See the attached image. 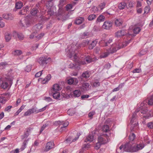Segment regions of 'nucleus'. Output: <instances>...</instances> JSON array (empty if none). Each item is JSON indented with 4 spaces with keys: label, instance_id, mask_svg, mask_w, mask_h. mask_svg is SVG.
Here are the masks:
<instances>
[{
    "label": "nucleus",
    "instance_id": "nucleus-30",
    "mask_svg": "<svg viewBox=\"0 0 153 153\" xmlns=\"http://www.w3.org/2000/svg\"><path fill=\"white\" fill-rule=\"evenodd\" d=\"M65 10L64 9L62 8L61 7L60 8L58 11V15H62L65 13Z\"/></svg>",
    "mask_w": 153,
    "mask_h": 153
},
{
    "label": "nucleus",
    "instance_id": "nucleus-13",
    "mask_svg": "<svg viewBox=\"0 0 153 153\" xmlns=\"http://www.w3.org/2000/svg\"><path fill=\"white\" fill-rule=\"evenodd\" d=\"M89 84L88 83H84L82 85V88L84 91L88 90L90 88Z\"/></svg>",
    "mask_w": 153,
    "mask_h": 153
},
{
    "label": "nucleus",
    "instance_id": "nucleus-31",
    "mask_svg": "<svg viewBox=\"0 0 153 153\" xmlns=\"http://www.w3.org/2000/svg\"><path fill=\"white\" fill-rule=\"evenodd\" d=\"M100 86V83L98 80H96L93 83L92 87H97Z\"/></svg>",
    "mask_w": 153,
    "mask_h": 153
},
{
    "label": "nucleus",
    "instance_id": "nucleus-42",
    "mask_svg": "<svg viewBox=\"0 0 153 153\" xmlns=\"http://www.w3.org/2000/svg\"><path fill=\"white\" fill-rule=\"evenodd\" d=\"M131 134L129 135V138L130 140L133 141L135 139V135L133 132H131Z\"/></svg>",
    "mask_w": 153,
    "mask_h": 153
},
{
    "label": "nucleus",
    "instance_id": "nucleus-50",
    "mask_svg": "<svg viewBox=\"0 0 153 153\" xmlns=\"http://www.w3.org/2000/svg\"><path fill=\"white\" fill-rule=\"evenodd\" d=\"M147 52V50H141L139 53V55L140 56L145 54Z\"/></svg>",
    "mask_w": 153,
    "mask_h": 153
},
{
    "label": "nucleus",
    "instance_id": "nucleus-20",
    "mask_svg": "<svg viewBox=\"0 0 153 153\" xmlns=\"http://www.w3.org/2000/svg\"><path fill=\"white\" fill-rule=\"evenodd\" d=\"M51 94H52L53 97L54 99H58L60 96V94L58 92L51 91Z\"/></svg>",
    "mask_w": 153,
    "mask_h": 153
},
{
    "label": "nucleus",
    "instance_id": "nucleus-27",
    "mask_svg": "<svg viewBox=\"0 0 153 153\" xmlns=\"http://www.w3.org/2000/svg\"><path fill=\"white\" fill-rule=\"evenodd\" d=\"M89 43L90 41H89L87 40H84L83 42L79 45V47H84L85 46L89 44Z\"/></svg>",
    "mask_w": 153,
    "mask_h": 153
},
{
    "label": "nucleus",
    "instance_id": "nucleus-21",
    "mask_svg": "<svg viewBox=\"0 0 153 153\" xmlns=\"http://www.w3.org/2000/svg\"><path fill=\"white\" fill-rule=\"evenodd\" d=\"M97 42L96 40L93 41L89 44L88 48L89 49H93L96 45Z\"/></svg>",
    "mask_w": 153,
    "mask_h": 153
},
{
    "label": "nucleus",
    "instance_id": "nucleus-9",
    "mask_svg": "<svg viewBox=\"0 0 153 153\" xmlns=\"http://www.w3.org/2000/svg\"><path fill=\"white\" fill-rule=\"evenodd\" d=\"M138 128V123L137 122H136L133 124H131L130 128L131 132L134 133V132H136Z\"/></svg>",
    "mask_w": 153,
    "mask_h": 153
},
{
    "label": "nucleus",
    "instance_id": "nucleus-15",
    "mask_svg": "<svg viewBox=\"0 0 153 153\" xmlns=\"http://www.w3.org/2000/svg\"><path fill=\"white\" fill-rule=\"evenodd\" d=\"M2 17L4 19L8 20H12L13 18V16L12 14H4L2 15Z\"/></svg>",
    "mask_w": 153,
    "mask_h": 153
},
{
    "label": "nucleus",
    "instance_id": "nucleus-63",
    "mask_svg": "<svg viewBox=\"0 0 153 153\" xmlns=\"http://www.w3.org/2000/svg\"><path fill=\"white\" fill-rule=\"evenodd\" d=\"M44 100H45L46 101L48 102H50L52 101V99L50 97H44Z\"/></svg>",
    "mask_w": 153,
    "mask_h": 153
},
{
    "label": "nucleus",
    "instance_id": "nucleus-37",
    "mask_svg": "<svg viewBox=\"0 0 153 153\" xmlns=\"http://www.w3.org/2000/svg\"><path fill=\"white\" fill-rule=\"evenodd\" d=\"M139 111L141 113L144 114H146L147 111V110L146 108H142L140 110L136 111V112L137 113Z\"/></svg>",
    "mask_w": 153,
    "mask_h": 153
},
{
    "label": "nucleus",
    "instance_id": "nucleus-57",
    "mask_svg": "<svg viewBox=\"0 0 153 153\" xmlns=\"http://www.w3.org/2000/svg\"><path fill=\"white\" fill-rule=\"evenodd\" d=\"M74 82V80H73V78H71L68 80V83L69 85H71L73 84Z\"/></svg>",
    "mask_w": 153,
    "mask_h": 153
},
{
    "label": "nucleus",
    "instance_id": "nucleus-39",
    "mask_svg": "<svg viewBox=\"0 0 153 153\" xmlns=\"http://www.w3.org/2000/svg\"><path fill=\"white\" fill-rule=\"evenodd\" d=\"M140 30L141 29L139 27H136L133 29V32L134 33L137 34L139 33Z\"/></svg>",
    "mask_w": 153,
    "mask_h": 153
},
{
    "label": "nucleus",
    "instance_id": "nucleus-4",
    "mask_svg": "<svg viewBox=\"0 0 153 153\" xmlns=\"http://www.w3.org/2000/svg\"><path fill=\"white\" fill-rule=\"evenodd\" d=\"M51 61V58L45 57H41L39 58V63L41 65H46Z\"/></svg>",
    "mask_w": 153,
    "mask_h": 153
},
{
    "label": "nucleus",
    "instance_id": "nucleus-58",
    "mask_svg": "<svg viewBox=\"0 0 153 153\" xmlns=\"http://www.w3.org/2000/svg\"><path fill=\"white\" fill-rule=\"evenodd\" d=\"M105 6V4L104 3H101L99 5V7L100 8L101 10H102L104 7Z\"/></svg>",
    "mask_w": 153,
    "mask_h": 153
},
{
    "label": "nucleus",
    "instance_id": "nucleus-55",
    "mask_svg": "<svg viewBox=\"0 0 153 153\" xmlns=\"http://www.w3.org/2000/svg\"><path fill=\"white\" fill-rule=\"evenodd\" d=\"M101 144H101L99 142V141H98V143H96V145L95 146V149H99L100 147V145Z\"/></svg>",
    "mask_w": 153,
    "mask_h": 153
},
{
    "label": "nucleus",
    "instance_id": "nucleus-14",
    "mask_svg": "<svg viewBox=\"0 0 153 153\" xmlns=\"http://www.w3.org/2000/svg\"><path fill=\"white\" fill-rule=\"evenodd\" d=\"M61 88L59 85L57 84H54L53 85L52 89L51 91L58 92V91L60 90Z\"/></svg>",
    "mask_w": 153,
    "mask_h": 153
},
{
    "label": "nucleus",
    "instance_id": "nucleus-38",
    "mask_svg": "<svg viewBox=\"0 0 153 153\" xmlns=\"http://www.w3.org/2000/svg\"><path fill=\"white\" fill-rule=\"evenodd\" d=\"M82 76L83 78H87L89 77V73L88 71H85L82 74Z\"/></svg>",
    "mask_w": 153,
    "mask_h": 153
},
{
    "label": "nucleus",
    "instance_id": "nucleus-11",
    "mask_svg": "<svg viewBox=\"0 0 153 153\" xmlns=\"http://www.w3.org/2000/svg\"><path fill=\"white\" fill-rule=\"evenodd\" d=\"M102 128L103 134H108L109 133H110L108 126L107 125H104L103 126Z\"/></svg>",
    "mask_w": 153,
    "mask_h": 153
},
{
    "label": "nucleus",
    "instance_id": "nucleus-6",
    "mask_svg": "<svg viewBox=\"0 0 153 153\" xmlns=\"http://www.w3.org/2000/svg\"><path fill=\"white\" fill-rule=\"evenodd\" d=\"M112 23L110 21H107L104 22L102 28L106 30L110 29L112 27Z\"/></svg>",
    "mask_w": 153,
    "mask_h": 153
},
{
    "label": "nucleus",
    "instance_id": "nucleus-22",
    "mask_svg": "<svg viewBox=\"0 0 153 153\" xmlns=\"http://www.w3.org/2000/svg\"><path fill=\"white\" fill-rule=\"evenodd\" d=\"M80 135L79 133H77V137H76L74 139L72 140V138L71 137H69L66 140V141L67 142H70V141L74 142L76 141L79 137Z\"/></svg>",
    "mask_w": 153,
    "mask_h": 153
},
{
    "label": "nucleus",
    "instance_id": "nucleus-53",
    "mask_svg": "<svg viewBox=\"0 0 153 153\" xmlns=\"http://www.w3.org/2000/svg\"><path fill=\"white\" fill-rule=\"evenodd\" d=\"M47 13L48 14L50 15V16L53 15V12L52 11L51 8L48 10L47 11Z\"/></svg>",
    "mask_w": 153,
    "mask_h": 153
},
{
    "label": "nucleus",
    "instance_id": "nucleus-16",
    "mask_svg": "<svg viewBox=\"0 0 153 153\" xmlns=\"http://www.w3.org/2000/svg\"><path fill=\"white\" fill-rule=\"evenodd\" d=\"M136 113L137 112H135L133 114L132 118L130 121V123L131 124H133L136 122L138 123V121L136 119L137 117Z\"/></svg>",
    "mask_w": 153,
    "mask_h": 153
},
{
    "label": "nucleus",
    "instance_id": "nucleus-26",
    "mask_svg": "<svg viewBox=\"0 0 153 153\" xmlns=\"http://www.w3.org/2000/svg\"><path fill=\"white\" fill-rule=\"evenodd\" d=\"M22 53V51L20 50H15L13 52V54L15 56H19Z\"/></svg>",
    "mask_w": 153,
    "mask_h": 153
},
{
    "label": "nucleus",
    "instance_id": "nucleus-24",
    "mask_svg": "<svg viewBox=\"0 0 153 153\" xmlns=\"http://www.w3.org/2000/svg\"><path fill=\"white\" fill-rule=\"evenodd\" d=\"M11 36L10 33L7 32L5 34V39L6 42H8L11 39Z\"/></svg>",
    "mask_w": 153,
    "mask_h": 153
},
{
    "label": "nucleus",
    "instance_id": "nucleus-17",
    "mask_svg": "<svg viewBox=\"0 0 153 153\" xmlns=\"http://www.w3.org/2000/svg\"><path fill=\"white\" fill-rule=\"evenodd\" d=\"M29 10L28 6H26L25 8L24 7H23V9L20 11L19 14L21 15H25L27 12L29 11Z\"/></svg>",
    "mask_w": 153,
    "mask_h": 153
},
{
    "label": "nucleus",
    "instance_id": "nucleus-10",
    "mask_svg": "<svg viewBox=\"0 0 153 153\" xmlns=\"http://www.w3.org/2000/svg\"><path fill=\"white\" fill-rule=\"evenodd\" d=\"M54 145V144L53 142H48L46 144L44 151L45 152L48 151L51 149L53 148Z\"/></svg>",
    "mask_w": 153,
    "mask_h": 153
},
{
    "label": "nucleus",
    "instance_id": "nucleus-52",
    "mask_svg": "<svg viewBox=\"0 0 153 153\" xmlns=\"http://www.w3.org/2000/svg\"><path fill=\"white\" fill-rule=\"evenodd\" d=\"M63 123V121H55L54 122V124L56 126H57L58 125H61V124Z\"/></svg>",
    "mask_w": 153,
    "mask_h": 153
},
{
    "label": "nucleus",
    "instance_id": "nucleus-35",
    "mask_svg": "<svg viewBox=\"0 0 153 153\" xmlns=\"http://www.w3.org/2000/svg\"><path fill=\"white\" fill-rule=\"evenodd\" d=\"M96 17V15L95 14H91L88 17V19L89 21H92Z\"/></svg>",
    "mask_w": 153,
    "mask_h": 153
},
{
    "label": "nucleus",
    "instance_id": "nucleus-12",
    "mask_svg": "<svg viewBox=\"0 0 153 153\" xmlns=\"http://www.w3.org/2000/svg\"><path fill=\"white\" fill-rule=\"evenodd\" d=\"M39 7L37 5L34 7L32 9H31L30 11V13L32 15L36 16L37 13L39 12L38 10Z\"/></svg>",
    "mask_w": 153,
    "mask_h": 153
},
{
    "label": "nucleus",
    "instance_id": "nucleus-25",
    "mask_svg": "<svg viewBox=\"0 0 153 153\" xmlns=\"http://www.w3.org/2000/svg\"><path fill=\"white\" fill-rule=\"evenodd\" d=\"M73 91V96L75 97H78L80 96L81 95V91L80 90H77Z\"/></svg>",
    "mask_w": 153,
    "mask_h": 153
},
{
    "label": "nucleus",
    "instance_id": "nucleus-34",
    "mask_svg": "<svg viewBox=\"0 0 153 153\" xmlns=\"http://www.w3.org/2000/svg\"><path fill=\"white\" fill-rule=\"evenodd\" d=\"M115 23L117 26L120 25L122 24V21L120 19H116L115 21Z\"/></svg>",
    "mask_w": 153,
    "mask_h": 153
},
{
    "label": "nucleus",
    "instance_id": "nucleus-44",
    "mask_svg": "<svg viewBox=\"0 0 153 153\" xmlns=\"http://www.w3.org/2000/svg\"><path fill=\"white\" fill-rule=\"evenodd\" d=\"M85 61L88 63H90L92 61V60L90 56H88L87 57H86L85 59Z\"/></svg>",
    "mask_w": 153,
    "mask_h": 153
},
{
    "label": "nucleus",
    "instance_id": "nucleus-18",
    "mask_svg": "<svg viewBox=\"0 0 153 153\" xmlns=\"http://www.w3.org/2000/svg\"><path fill=\"white\" fill-rule=\"evenodd\" d=\"M84 18L82 17H79L76 19L75 21V23L76 25H80L84 21Z\"/></svg>",
    "mask_w": 153,
    "mask_h": 153
},
{
    "label": "nucleus",
    "instance_id": "nucleus-8",
    "mask_svg": "<svg viewBox=\"0 0 153 153\" xmlns=\"http://www.w3.org/2000/svg\"><path fill=\"white\" fill-rule=\"evenodd\" d=\"M127 32L126 30H121L118 31L115 33V36L119 38L123 36L126 35Z\"/></svg>",
    "mask_w": 153,
    "mask_h": 153
},
{
    "label": "nucleus",
    "instance_id": "nucleus-33",
    "mask_svg": "<svg viewBox=\"0 0 153 153\" xmlns=\"http://www.w3.org/2000/svg\"><path fill=\"white\" fill-rule=\"evenodd\" d=\"M126 5V3L125 2H122L119 4V8L120 9H123L124 8Z\"/></svg>",
    "mask_w": 153,
    "mask_h": 153
},
{
    "label": "nucleus",
    "instance_id": "nucleus-28",
    "mask_svg": "<svg viewBox=\"0 0 153 153\" xmlns=\"http://www.w3.org/2000/svg\"><path fill=\"white\" fill-rule=\"evenodd\" d=\"M105 19V17L104 16L102 15H100L97 18L96 22H103L104 21Z\"/></svg>",
    "mask_w": 153,
    "mask_h": 153
},
{
    "label": "nucleus",
    "instance_id": "nucleus-61",
    "mask_svg": "<svg viewBox=\"0 0 153 153\" xmlns=\"http://www.w3.org/2000/svg\"><path fill=\"white\" fill-rule=\"evenodd\" d=\"M141 72V70L139 68H136L133 71V73H139Z\"/></svg>",
    "mask_w": 153,
    "mask_h": 153
},
{
    "label": "nucleus",
    "instance_id": "nucleus-43",
    "mask_svg": "<svg viewBox=\"0 0 153 153\" xmlns=\"http://www.w3.org/2000/svg\"><path fill=\"white\" fill-rule=\"evenodd\" d=\"M73 5L71 4H68L65 7L66 10L67 11L71 9Z\"/></svg>",
    "mask_w": 153,
    "mask_h": 153
},
{
    "label": "nucleus",
    "instance_id": "nucleus-3",
    "mask_svg": "<svg viewBox=\"0 0 153 153\" xmlns=\"http://www.w3.org/2000/svg\"><path fill=\"white\" fill-rule=\"evenodd\" d=\"M110 136V133H109L108 134H103L99 137L98 141L102 144H106L110 140L109 137Z\"/></svg>",
    "mask_w": 153,
    "mask_h": 153
},
{
    "label": "nucleus",
    "instance_id": "nucleus-23",
    "mask_svg": "<svg viewBox=\"0 0 153 153\" xmlns=\"http://www.w3.org/2000/svg\"><path fill=\"white\" fill-rule=\"evenodd\" d=\"M94 136L92 134H90L86 138L85 142H92L94 140Z\"/></svg>",
    "mask_w": 153,
    "mask_h": 153
},
{
    "label": "nucleus",
    "instance_id": "nucleus-62",
    "mask_svg": "<svg viewBox=\"0 0 153 153\" xmlns=\"http://www.w3.org/2000/svg\"><path fill=\"white\" fill-rule=\"evenodd\" d=\"M147 125V126L150 128H153V122H152L148 123Z\"/></svg>",
    "mask_w": 153,
    "mask_h": 153
},
{
    "label": "nucleus",
    "instance_id": "nucleus-45",
    "mask_svg": "<svg viewBox=\"0 0 153 153\" xmlns=\"http://www.w3.org/2000/svg\"><path fill=\"white\" fill-rule=\"evenodd\" d=\"M109 53L107 52H105L101 55L100 57L101 58H105L109 55Z\"/></svg>",
    "mask_w": 153,
    "mask_h": 153
},
{
    "label": "nucleus",
    "instance_id": "nucleus-1",
    "mask_svg": "<svg viewBox=\"0 0 153 153\" xmlns=\"http://www.w3.org/2000/svg\"><path fill=\"white\" fill-rule=\"evenodd\" d=\"M36 21L35 17H33L32 16H27L24 19L23 21H20V24L21 26L25 27H29L33 25L36 23Z\"/></svg>",
    "mask_w": 153,
    "mask_h": 153
},
{
    "label": "nucleus",
    "instance_id": "nucleus-64",
    "mask_svg": "<svg viewBox=\"0 0 153 153\" xmlns=\"http://www.w3.org/2000/svg\"><path fill=\"white\" fill-rule=\"evenodd\" d=\"M100 51V48L98 47H96L94 49V51L97 53H99Z\"/></svg>",
    "mask_w": 153,
    "mask_h": 153
},
{
    "label": "nucleus",
    "instance_id": "nucleus-59",
    "mask_svg": "<svg viewBox=\"0 0 153 153\" xmlns=\"http://www.w3.org/2000/svg\"><path fill=\"white\" fill-rule=\"evenodd\" d=\"M42 71H39L36 73L35 75V76L36 77H39L42 74Z\"/></svg>",
    "mask_w": 153,
    "mask_h": 153
},
{
    "label": "nucleus",
    "instance_id": "nucleus-46",
    "mask_svg": "<svg viewBox=\"0 0 153 153\" xmlns=\"http://www.w3.org/2000/svg\"><path fill=\"white\" fill-rule=\"evenodd\" d=\"M148 103L149 105H153V95L148 100Z\"/></svg>",
    "mask_w": 153,
    "mask_h": 153
},
{
    "label": "nucleus",
    "instance_id": "nucleus-41",
    "mask_svg": "<svg viewBox=\"0 0 153 153\" xmlns=\"http://www.w3.org/2000/svg\"><path fill=\"white\" fill-rule=\"evenodd\" d=\"M63 122V123L61 124V125H62L63 126L61 127V128L63 130V128H64L65 129L66 127L68 125L69 123L68 121H66L65 122H64V121Z\"/></svg>",
    "mask_w": 153,
    "mask_h": 153
},
{
    "label": "nucleus",
    "instance_id": "nucleus-49",
    "mask_svg": "<svg viewBox=\"0 0 153 153\" xmlns=\"http://www.w3.org/2000/svg\"><path fill=\"white\" fill-rule=\"evenodd\" d=\"M17 37L19 40H23L24 38V36L22 33H19Z\"/></svg>",
    "mask_w": 153,
    "mask_h": 153
},
{
    "label": "nucleus",
    "instance_id": "nucleus-56",
    "mask_svg": "<svg viewBox=\"0 0 153 153\" xmlns=\"http://www.w3.org/2000/svg\"><path fill=\"white\" fill-rule=\"evenodd\" d=\"M75 63H71L68 65V67L70 68L73 69L75 68Z\"/></svg>",
    "mask_w": 153,
    "mask_h": 153
},
{
    "label": "nucleus",
    "instance_id": "nucleus-2",
    "mask_svg": "<svg viewBox=\"0 0 153 153\" xmlns=\"http://www.w3.org/2000/svg\"><path fill=\"white\" fill-rule=\"evenodd\" d=\"M130 41L131 40H129L128 41H126L122 43L121 41H117L116 44V47L113 48L112 47L110 49L112 51L111 53H114L118 50L126 47L130 42Z\"/></svg>",
    "mask_w": 153,
    "mask_h": 153
},
{
    "label": "nucleus",
    "instance_id": "nucleus-54",
    "mask_svg": "<svg viewBox=\"0 0 153 153\" xmlns=\"http://www.w3.org/2000/svg\"><path fill=\"white\" fill-rule=\"evenodd\" d=\"M95 114V112L94 111L90 112L88 114L89 117L91 119L92 118L93 116Z\"/></svg>",
    "mask_w": 153,
    "mask_h": 153
},
{
    "label": "nucleus",
    "instance_id": "nucleus-40",
    "mask_svg": "<svg viewBox=\"0 0 153 153\" xmlns=\"http://www.w3.org/2000/svg\"><path fill=\"white\" fill-rule=\"evenodd\" d=\"M27 142L26 140H25L23 142V144L22 145L21 147L19 149V150H20L21 151H22L25 149V148H26V145L27 144Z\"/></svg>",
    "mask_w": 153,
    "mask_h": 153
},
{
    "label": "nucleus",
    "instance_id": "nucleus-29",
    "mask_svg": "<svg viewBox=\"0 0 153 153\" xmlns=\"http://www.w3.org/2000/svg\"><path fill=\"white\" fill-rule=\"evenodd\" d=\"M23 6V3L21 1L16 2V8L19 9H21Z\"/></svg>",
    "mask_w": 153,
    "mask_h": 153
},
{
    "label": "nucleus",
    "instance_id": "nucleus-48",
    "mask_svg": "<svg viewBox=\"0 0 153 153\" xmlns=\"http://www.w3.org/2000/svg\"><path fill=\"white\" fill-rule=\"evenodd\" d=\"M29 112H30L31 114L33 113L34 112H36V108H32L28 110Z\"/></svg>",
    "mask_w": 153,
    "mask_h": 153
},
{
    "label": "nucleus",
    "instance_id": "nucleus-47",
    "mask_svg": "<svg viewBox=\"0 0 153 153\" xmlns=\"http://www.w3.org/2000/svg\"><path fill=\"white\" fill-rule=\"evenodd\" d=\"M150 10V8L149 6L146 7L144 8V13H147Z\"/></svg>",
    "mask_w": 153,
    "mask_h": 153
},
{
    "label": "nucleus",
    "instance_id": "nucleus-5",
    "mask_svg": "<svg viewBox=\"0 0 153 153\" xmlns=\"http://www.w3.org/2000/svg\"><path fill=\"white\" fill-rule=\"evenodd\" d=\"M144 147L143 144H137L136 145L132 146L131 152H136L139 150L142 149Z\"/></svg>",
    "mask_w": 153,
    "mask_h": 153
},
{
    "label": "nucleus",
    "instance_id": "nucleus-36",
    "mask_svg": "<svg viewBox=\"0 0 153 153\" xmlns=\"http://www.w3.org/2000/svg\"><path fill=\"white\" fill-rule=\"evenodd\" d=\"M8 83L5 82H3L1 85L2 88L4 89L7 88L8 87Z\"/></svg>",
    "mask_w": 153,
    "mask_h": 153
},
{
    "label": "nucleus",
    "instance_id": "nucleus-51",
    "mask_svg": "<svg viewBox=\"0 0 153 153\" xmlns=\"http://www.w3.org/2000/svg\"><path fill=\"white\" fill-rule=\"evenodd\" d=\"M31 67L30 65H27L25 68V71L27 72H29L31 71Z\"/></svg>",
    "mask_w": 153,
    "mask_h": 153
},
{
    "label": "nucleus",
    "instance_id": "nucleus-32",
    "mask_svg": "<svg viewBox=\"0 0 153 153\" xmlns=\"http://www.w3.org/2000/svg\"><path fill=\"white\" fill-rule=\"evenodd\" d=\"M51 75L50 74H48L43 81V83H47L51 79Z\"/></svg>",
    "mask_w": 153,
    "mask_h": 153
},
{
    "label": "nucleus",
    "instance_id": "nucleus-19",
    "mask_svg": "<svg viewBox=\"0 0 153 153\" xmlns=\"http://www.w3.org/2000/svg\"><path fill=\"white\" fill-rule=\"evenodd\" d=\"M8 100V98L5 97H4L3 95H0V103L4 104Z\"/></svg>",
    "mask_w": 153,
    "mask_h": 153
},
{
    "label": "nucleus",
    "instance_id": "nucleus-60",
    "mask_svg": "<svg viewBox=\"0 0 153 153\" xmlns=\"http://www.w3.org/2000/svg\"><path fill=\"white\" fill-rule=\"evenodd\" d=\"M12 107V106H8L5 108L4 111L9 112L10 111V109Z\"/></svg>",
    "mask_w": 153,
    "mask_h": 153
},
{
    "label": "nucleus",
    "instance_id": "nucleus-7",
    "mask_svg": "<svg viewBox=\"0 0 153 153\" xmlns=\"http://www.w3.org/2000/svg\"><path fill=\"white\" fill-rule=\"evenodd\" d=\"M132 143L130 142L126 143L124 146L123 150L126 152H131L132 149Z\"/></svg>",
    "mask_w": 153,
    "mask_h": 153
}]
</instances>
